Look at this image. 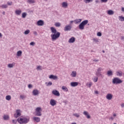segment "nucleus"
Masks as SVG:
<instances>
[{"label": "nucleus", "mask_w": 124, "mask_h": 124, "mask_svg": "<svg viewBox=\"0 0 124 124\" xmlns=\"http://www.w3.org/2000/svg\"><path fill=\"white\" fill-rule=\"evenodd\" d=\"M92 1H93V0H85V3H89Z\"/></svg>", "instance_id": "nucleus-43"}, {"label": "nucleus", "mask_w": 124, "mask_h": 124, "mask_svg": "<svg viewBox=\"0 0 124 124\" xmlns=\"http://www.w3.org/2000/svg\"><path fill=\"white\" fill-rule=\"evenodd\" d=\"M112 98H113V95H112V94L111 93H108L106 95V98L108 100H111V99H112Z\"/></svg>", "instance_id": "nucleus-10"}, {"label": "nucleus", "mask_w": 124, "mask_h": 124, "mask_svg": "<svg viewBox=\"0 0 124 124\" xmlns=\"http://www.w3.org/2000/svg\"><path fill=\"white\" fill-rule=\"evenodd\" d=\"M116 116H117V115L115 113L113 114V117H116Z\"/></svg>", "instance_id": "nucleus-61"}, {"label": "nucleus", "mask_w": 124, "mask_h": 124, "mask_svg": "<svg viewBox=\"0 0 124 124\" xmlns=\"http://www.w3.org/2000/svg\"><path fill=\"white\" fill-rule=\"evenodd\" d=\"M27 2H28V3H34L35 1L34 0H28Z\"/></svg>", "instance_id": "nucleus-34"}, {"label": "nucleus", "mask_w": 124, "mask_h": 124, "mask_svg": "<svg viewBox=\"0 0 124 124\" xmlns=\"http://www.w3.org/2000/svg\"><path fill=\"white\" fill-rule=\"evenodd\" d=\"M2 14L3 15H5V12H3Z\"/></svg>", "instance_id": "nucleus-60"}, {"label": "nucleus", "mask_w": 124, "mask_h": 124, "mask_svg": "<svg viewBox=\"0 0 124 124\" xmlns=\"http://www.w3.org/2000/svg\"><path fill=\"white\" fill-rule=\"evenodd\" d=\"M8 5H11L12 4V2H7Z\"/></svg>", "instance_id": "nucleus-51"}, {"label": "nucleus", "mask_w": 124, "mask_h": 124, "mask_svg": "<svg viewBox=\"0 0 124 124\" xmlns=\"http://www.w3.org/2000/svg\"><path fill=\"white\" fill-rule=\"evenodd\" d=\"M33 120L35 123H39L40 122V118L39 117H34L33 118Z\"/></svg>", "instance_id": "nucleus-16"}, {"label": "nucleus", "mask_w": 124, "mask_h": 124, "mask_svg": "<svg viewBox=\"0 0 124 124\" xmlns=\"http://www.w3.org/2000/svg\"><path fill=\"white\" fill-rule=\"evenodd\" d=\"M34 44H35V43H34V42H32L30 44L31 46H34Z\"/></svg>", "instance_id": "nucleus-47"}, {"label": "nucleus", "mask_w": 124, "mask_h": 124, "mask_svg": "<svg viewBox=\"0 0 124 124\" xmlns=\"http://www.w3.org/2000/svg\"><path fill=\"white\" fill-rule=\"evenodd\" d=\"M61 36V33L60 32H57L55 34H52L51 35V37L52 41H55V40H57L59 37Z\"/></svg>", "instance_id": "nucleus-3"}, {"label": "nucleus", "mask_w": 124, "mask_h": 124, "mask_svg": "<svg viewBox=\"0 0 124 124\" xmlns=\"http://www.w3.org/2000/svg\"><path fill=\"white\" fill-rule=\"evenodd\" d=\"M109 120H111V121H113L114 120V117H110L109 118Z\"/></svg>", "instance_id": "nucleus-53"}, {"label": "nucleus", "mask_w": 124, "mask_h": 124, "mask_svg": "<svg viewBox=\"0 0 124 124\" xmlns=\"http://www.w3.org/2000/svg\"><path fill=\"white\" fill-rule=\"evenodd\" d=\"M55 27H57V28H59L61 27V23L60 22H57L55 23Z\"/></svg>", "instance_id": "nucleus-32"}, {"label": "nucleus", "mask_w": 124, "mask_h": 124, "mask_svg": "<svg viewBox=\"0 0 124 124\" xmlns=\"http://www.w3.org/2000/svg\"><path fill=\"white\" fill-rule=\"evenodd\" d=\"M28 88H29V89H31V88H32V85H31V84H29V85H28Z\"/></svg>", "instance_id": "nucleus-49"}, {"label": "nucleus", "mask_w": 124, "mask_h": 124, "mask_svg": "<svg viewBox=\"0 0 124 124\" xmlns=\"http://www.w3.org/2000/svg\"><path fill=\"white\" fill-rule=\"evenodd\" d=\"M108 15H113L114 14V11L111 10H109L108 11Z\"/></svg>", "instance_id": "nucleus-27"}, {"label": "nucleus", "mask_w": 124, "mask_h": 124, "mask_svg": "<svg viewBox=\"0 0 124 124\" xmlns=\"http://www.w3.org/2000/svg\"><path fill=\"white\" fill-rule=\"evenodd\" d=\"M73 116H75L76 118H79L80 117V115L78 113H74L73 114Z\"/></svg>", "instance_id": "nucleus-37"}, {"label": "nucleus", "mask_w": 124, "mask_h": 124, "mask_svg": "<svg viewBox=\"0 0 124 124\" xmlns=\"http://www.w3.org/2000/svg\"><path fill=\"white\" fill-rule=\"evenodd\" d=\"M2 37V34H1V33H0V37Z\"/></svg>", "instance_id": "nucleus-62"}, {"label": "nucleus", "mask_w": 124, "mask_h": 124, "mask_svg": "<svg viewBox=\"0 0 124 124\" xmlns=\"http://www.w3.org/2000/svg\"><path fill=\"white\" fill-rule=\"evenodd\" d=\"M121 40H123V41H124V36H121Z\"/></svg>", "instance_id": "nucleus-52"}, {"label": "nucleus", "mask_w": 124, "mask_h": 124, "mask_svg": "<svg viewBox=\"0 0 124 124\" xmlns=\"http://www.w3.org/2000/svg\"><path fill=\"white\" fill-rule=\"evenodd\" d=\"M112 83L115 85H118V84H122V83H123V80L118 78H114L112 79Z\"/></svg>", "instance_id": "nucleus-5"}, {"label": "nucleus", "mask_w": 124, "mask_h": 124, "mask_svg": "<svg viewBox=\"0 0 124 124\" xmlns=\"http://www.w3.org/2000/svg\"><path fill=\"white\" fill-rule=\"evenodd\" d=\"M33 34H35V35H37V32L36 31H34Z\"/></svg>", "instance_id": "nucleus-54"}, {"label": "nucleus", "mask_w": 124, "mask_h": 124, "mask_svg": "<svg viewBox=\"0 0 124 124\" xmlns=\"http://www.w3.org/2000/svg\"><path fill=\"white\" fill-rule=\"evenodd\" d=\"M17 122L19 124H28L29 122H30V119L29 118H27L26 117H23L17 119Z\"/></svg>", "instance_id": "nucleus-1"}, {"label": "nucleus", "mask_w": 124, "mask_h": 124, "mask_svg": "<svg viewBox=\"0 0 124 124\" xmlns=\"http://www.w3.org/2000/svg\"><path fill=\"white\" fill-rule=\"evenodd\" d=\"M78 85V82H72L71 83V87H77Z\"/></svg>", "instance_id": "nucleus-20"}, {"label": "nucleus", "mask_w": 124, "mask_h": 124, "mask_svg": "<svg viewBox=\"0 0 124 124\" xmlns=\"http://www.w3.org/2000/svg\"><path fill=\"white\" fill-rule=\"evenodd\" d=\"M32 93L33 95H38L39 94V91L37 89H35L32 91Z\"/></svg>", "instance_id": "nucleus-15"}, {"label": "nucleus", "mask_w": 124, "mask_h": 124, "mask_svg": "<svg viewBox=\"0 0 124 124\" xmlns=\"http://www.w3.org/2000/svg\"><path fill=\"white\" fill-rule=\"evenodd\" d=\"M71 29H72V27L70 25H67L64 28V31H71Z\"/></svg>", "instance_id": "nucleus-8"}, {"label": "nucleus", "mask_w": 124, "mask_h": 124, "mask_svg": "<svg viewBox=\"0 0 124 124\" xmlns=\"http://www.w3.org/2000/svg\"><path fill=\"white\" fill-rule=\"evenodd\" d=\"M98 80V77H95V78H94L93 79V81L95 82H97Z\"/></svg>", "instance_id": "nucleus-40"}, {"label": "nucleus", "mask_w": 124, "mask_h": 124, "mask_svg": "<svg viewBox=\"0 0 124 124\" xmlns=\"http://www.w3.org/2000/svg\"><path fill=\"white\" fill-rule=\"evenodd\" d=\"M93 41H94V42H95V43H98V42H99V41H98V39L96 38H94L93 39Z\"/></svg>", "instance_id": "nucleus-33"}, {"label": "nucleus", "mask_w": 124, "mask_h": 124, "mask_svg": "<svg viewBox=\"0 0 124 124\" xmlns=\"http://www.w3.org/2000/svg\"><path fill=\"white\" fill-rule=\"evenodd\" d=\"M121 107H122V108H124V103L121 104Z\"/></svg>", "instance_id": "nucleus-55"}, {"label": "nucleus", "mask_w": 124, "mask_h": 124, "mask_svg": "<svg viewBox=\"0 0 124 124\" xmlns=\"http://www.w3.org/2000/svg\"><path fill=\"white\" fill-rule=\"evenodd\" d=\"M88 22L89 21H88V20L83 21L78 26L79 30L83 31V30H84L85 28V26L88 24Z\"/></svg>", "instance_id": "nucleus-4"}, {"label": "nucleus", "mask_w": 124, "mask_h": 124, "mask_svg": "<svg viewBox=\"0 0 124 124\" xmlns=\"http://www.w3.org/2000/svg\"><path fill=\"white\" fill-rule=\"evenodd\" d=\"M99 2V1H98V0H95L96 3H98Z\"/></svg>", "instance_id": "nucleus-59"}, {"label": "nucleus", "mask_w": 124, "mask_h": 124, "mask_svg": "<svg viewBox=\"0 0 124 124\" xmlns=\"http://www.w3.org/2000/svg\"><path fill=\"white\" fill-rule=\"evenodd\" d=\"M37 70H42V69H41V66H38L37 68Z\"/></svg>", "instance_id": "nucleus-45"}, {"label": "nucleus", "mask_w": 124, "mask_h": 124, "mask_svg": "<svg viewBox=\"0 0 124 124\" xmlns=\"http://www.w3.org/2000/svg\"><path fill=\"white\" fill-rule=\"evenodd\" d=\"M29 33H30L29 30H27L24 31V34H25L26 35H27V34H29Z\"/></svg>", "instance_id": "nucleus-39"}, {"label": "nucleus", "mask_w": 124, "mask_h": 124, "mask_svg": "<svg viewBox=\"0 0 124 124\" xmlns=\"http://www.w3.org/2000/svg\"><path fill=\"white\" fill-rule=\"evenodd\" d=\"M6 100L9 101L10 99H11V96L10 95H8L6 96Z\"/></svg>", "instance_id": "nucleus-31"}, {"label": "nucleus", "mask_w": 124, "mask_h": 124, "mask_svg": "<svg viewBox=\"0 0 124 124\" xmlns=\"http://www.w3.org/2000/svg\"><path fill=\"white\" fill-rule=\"evenodd\" d=\"M93 85L92 82H90L89 83H87L86 84L87 87H89V88H91L92 87V85Z\"/></svg>", "instance_id": "nucleus-38"}, {"label": "nucleus", "mask_w": 124, "mask_h": 124, "mask_svg": "<svg viewBox=\"0 0 124 124\" xmlns=\"http://www.w3.org/2000/svg\"><path fill=\"white\" fill-rule=\"evenodd\" d=\"M0 7L2 8H7V7H8V6L6 4H3L1 6H0Z\"/></svg>", "instance_id": "nucleus-35"}, {"label": "nucleus", "mask_w": 124, "mask_h": 124, "mask_svg": "<svg viewBox=\"0 0 124 124\" xmlns=\"http://www.w3.org/2000/svg\"><path fill=\"white\" fill-rule=\"evenodd\" d=\"M50 30L52 33L55 34V33H57V32H59L58 31H57V30H56L55 28L54 27H51Z\"/></svg>", "instance_id": "nucleus-18"}, {"label": "nucleus", "mask_w": 124, "mask_h": 124, "mask_svg": "<svg viewBox=\"0 0 124 124\" xmlns=\"http://www.w3.org/2000/svg\"><path fill=\"white\" fill-rule=\"evenodd\" d=\"M27 16V14L26 13H23L22 14V17L23 18H26V17Z\"/></svg>", "instance_id": "nucleus-36"}, {"label": "nucleus", "mask_w": 124, "mask_h": 124, "mask_svg": "<svg viewBox=\"0 0 124 124\" xmlns=\"http://www.w3.org/2000/svg\"><path fill=\"white\" fill-rule=\"evenodd\" d=\"M119 20L120 21H121V22H124V17L123 16H119Z\"/></svg>", "instance_id": "nucleus-29"}, {"label": "nucleus", "mask_w": 124, "mask_h": 124, "mask_svg": "<svg viewBox=\"0 0 124 124\" xmlns=\"http://www.w3.org/2000/svg\"><path fill=\"white\" fill-rule=\"evenodd\" d=\"M101 71H103V68H102V67L98 68L95 73V75H96L97 77L98 78L101 77V78H104V76L102 75V74L101 73Z\"/></svg>", "instance_id": "nucleus-2"}, {"label": "nucleus", "mask_w": 124, "mask_h": 124, "mask_svg": "<svg viewBox=\"0 0 124 124\" xmlns=\"http://www.w3.org/2000/svg\"><path fill=\"white\" fill-rule=\"evenodd\" d=\"M102 52H103V53H105V51H104V50H103Z\"/></svg>", "instance_id": "nucleus-64"}, {"label": "nucleus", "mask_w": 124, "mask_h": 124, "mask_svg": "<svg viewBox=\"0 0 124 124\" xmlns=\"http://www.w3.org/2000/svg\"><path fill=\"white\" fill-rule=\"evenodd\" d=\"M107 74L108 76H112L113 75V72L111 70L108 71Z\"/></svg>", "instance_id": "nucleus-28"}, {"label": "nucleus", "mask_w": 124, "mask_h": 124, "mask_svg": "<svg viewBox=\"0 0 124 124\" xmlns=\"http://www.w3.org/2000/svg\"><path fill=\"white\" fill-rule=\"evenodd\" d=\"M116 75L119 77H122L123 76V73L122 71L117 72Z\"/></svg>", "instance_id": "nucleus-24"}, {"label": "nucleus", "mask_w": 124, "mask_h": 124, "mask_svg": "<svg viewBox=\"0 0 124 124\" xmlns=\"http://www.w3.org/2000/svg\"><path fill=\"white\" fill-rule=\"evenodd\" d=\"M3 119L4 121H8V120H9V116L7 115H4Z\"/></svg>", "instance_id": "nucleus-19"}, {"label": "nucleus", "mask_w": 124, "mask_h": 124, "mask_svg": "<svg viewBox=\"0 0 124 124\" xmlns=\"http://www.w3.org/2000/svg\"><path fill=\"white\" fill-rule=\"evenodd\" d=\"M42 109H41V108L38 107L35 109V116L37 117H40V116H42V113H41Z\"/></svg>", "instance_id": "nucleus-6"}, {"label": "nucleus", "mask_w": 124, "mask_h": 124, "mask_svg": "<svg viewBox=\"0 0 124 124\" xmlns=\"http://www.w3.org/2000/svg\"><path fill=\"white\" fill-rule=\"evenodd\" d=\"M102 2H107L108 1V0H101Z\"/></svg>", "instance_id": "nucleus-50"}, {"label": "nucleus", "mask_w": 124, "mask_h": 124, "mask_svg": "<svg viewBox=\"0 0 124 124\" xmlns=\"http://www.w3.org/2000/svg\"><path fill=\"white\" fill-rule=\"evenodd\" d=\"M83 115H84V116H86V117L87 119H91V115H90V114H89V113L88 112V111H84L83 112Z\"/></svg>", "instance_id": "nucleus-11"}, {"label": "nucleus", "mask_w": 124, "mask_h": 124, "mask_svg": "<svg viewBox=\"0 0 124 124\" xmlns=\"http://www.w3.org/2000/svg\"><path fill=\"white\" fill-rule=\"evenodd\" d=\"M99 61V60L95 59L93 60V62H98Z\"/></svg>", "instance_id": "nucleus-56"}, {"label": "nucleus", "mask_w": 124, "mask_h": 124, "mask_svg": "<svg viewBox=\"0 0 124 124\" xmlns=\"http://www.w3.org/2000/svg\"><path fill=\"white\" fill-rule=\"evenodd\" d=\"M81 19H76V20H75V24H79V23H81Z\"/></svg>", "instance_id": "nucleus-25"}, {"label": "nucleus", "mask_w": 124, "mask_h": 124, "mask_svg": "<svg viewBox=\"0 0 124 124\" xmlns=\"http://www.w3.org/2000/svg\"><path fill=\"white\" fill-rule=\"evenodd\" d=\"M97 36H101L102 35V34L100 32H98L97 33Z\"/></svg>", "instance_id": "nucleus-46"}, {"label": "nucleus", "mask_w": 124, "mask_h": 124, "mask_svg": "<svg viewBox=\"0 0 124 124\" xmlns=\"http://www.w3.org/2000/svg\"><path fill=\"white\" fill-rule=\"evenodd\" d=\"M62 91H64V92H68V88H67V87L66 86H62Z\"/></svg>", "instance_id": "nucleus-26"}, {"label": "nucleus", "mask_w": 124, "mask_h": 124, "mask_svg": "<svg viewBox=\"0 0 124 124\" xmlns=\"http://www.w3.org/2000/svg\"><path fill=\"white\" fill-rule=\"evenodd\" d=\"M20 97L21 98V99H25V98H26V96L23 95H21Z\"/></svg>", "instance_id": "nucleus-44"}, {"label": "nucleus", "mask_w": 124, "mask_h": 124, "mask_svg": "<svg viewBox=\"0 0 124 124\" xmlns=\"http://www.w3.org/2000/svg\"><path fill=\"white\" fill-rule=\"evenodd\" d=\"M70 23H71V24H72V23H73V21H71Z\"/></svg>", "instance_id": "nucleus-63"}, {"label": "nucleus", "mask_w": 124, "mask_h": 124, "mask_svg": "<svg viewBox=\"0 0 124 124\" xmlns=\"http://www.w3.org/2000/svg\"><path fill=\"white\" fill-rule=\"evenodd\" d=\"M15 13L16 15H17V16L21 15V13H22V11L21 10H16L15 11Z\"/></svg>", "instance_id": "nucleus-21"}, {"label": "nucleus", "mask_w": 124, "mask_h": 124, "mask_svg": "<svg viewBox=\"0 0 124 124\" xmlns=\"http://www.w3.org/2000/svg\"><path fill=\"white\" fill-rule=\"evenodd\" d=\"M122 11H123V12H124V8L122 7Z\"/></svg>", "instance_id": "nucleus-58"}, {"label": "nucleus", "mask_w": 124, "mask_h": 124, "mask_svg": "<svg viewBox=\"0 0 124 124\" xmlns=\"http://www.w3.org/2000/svg\"><path fill=\"white\" fill-rule=\"evenodd\" d=\"M95 93H96V94H98V91H95Z\"/></svg>", "instance_id": "nucleus-57"}, {"label": "nucleus", "mask_w": 124, "mask_h": 124, "mask_svg": "<svg viewBox=\"0 0 124 124\" xmlns=\"http://www.w3.org/2000/svg\"><path fill=\"white\" fill-rule=\"evenodd\" d=\"M49 79H53V80H57L58 79V76H54V75H51L49 77Z\"/></svg>", "instance_id": "nucleus-14"}, {"label": "nucleus", "mask_w": 124, "mask_h": 124, "mask_svg": "<svg viewBox=\"0 0 124 124\" xmlns=\"http://www.w3.org/2000/svg\"><path fill=\"white\" fill-rule=\"evenodd\" d=\"M12 123L13 124H16L17 123V120H13Z\"/></svg>", "instance_id": "nucleus-48"}, {"label": "nucleus", "mask_w": 124, "mask_h": 124, "mask_svg": "<svg viewBox=\"0 0 124 124\" xmlns=\"http://www.w3.org/2000/svg\"><path fill=\"white\" fill-rule=\"evenodd\" d=\"M69 43H74L75 42V37H72L69 39L68 41Z\"/></svg>", "instance_id": "nucleus-17"}, {"label": "nucleus", "mask_w": 124, "mask_h": 124, "mask_svg": "<svg viewBox=\"0 0 124 124\" xmlns=\"http://www.w3.org/2000/svg\"><path fill=\"white\" fill-rule=\"evenodd\" d=\"M13 66H14V65L13 64H9L8 65V67H9V68H12Z\"/></svg>", "instance_id": "nucleus-41"}, {"label": "nucleus", "mask_w": 124, "mask_h": 124, "mask_svg": "<svg viewBox=\"0 0 124 124\" xmlns=\"http://www.w3.org/2000/svg\"><path fill=\"white\" fill-rule=\"evenodd\" d=\"M68 4H67V2H63L62 3V7H63L64 8H66L67 7Z\"/></svg>", "instance_id": "nucleus-22"}, {"label": "nucleus", "mask_w": 124, "mask_h": 124, "mask_svg": "<svg viewBox=\"0 0 124 124\" xmlns=\"http://www.w3.org/2000/svg\"><path fill=\"white\" fill-rule=\"evenodd\" d=\"M17 57H20V56H22V51L19 50L17 52Z\"/></svg>", "instance_id": "nucleus-30"}, {"label": "nucleus", "mask_w": 124, "mask_h": 124, "mask_svg": "<svg viewBox=\"0 0 124 124\" xmlns=\"http://www.w3.org/2000/svg\"><path fill=\"white\" fill-rule=\"evenodd\" d=\"M37 26H43L44 25V21L42 20H38L37 22Z\"/></svg>", "instance_id": "nucleus-13"}, {"label": "nucleus", "mask_w": 124, "mask_h": 124, "mask_svg": "<svg viewBox=\"0 0 124 124\" xmlns=\"http://www.w3.org/2000/svg\"><path fill=\"white\" fill-rule=\"evenodd\" d=\"M21 116V112L20 109H17L16 111V113L14 114V117L16 119L18 117H20Z\"/></svg>", "instance_id": "nucleus-7"}, {"label": "nucleus", "mask_w": 124, "mask_h": 124, "mask_svg": "<svg viewBox=\"0 0 124 124\" xmlns=\"http://www.w3.org/2000/svg\"><path fill=\"white\" fill-rule=\"evenodd\" d=\"M53 85V83L52 82L49 81L46 85L47 87H49V86H52Z\"/></svg>", "instance_id": "nucleus-42"}, {"label": "nucleus", "mask_w": 124, "mask_h": 124, "mask_svg": "<svg viewBox=\"0 0 124 124\" xmlns=\"http://www.w3.org/2000/svg\"><path fill=\"white\" fill-rule=\"evenodd\" d=\"M50 104L51 106H55V105H57V102L54 99H51L50 101Z\"/></svg>", "instance_id": "nucleus-12"}, {"label": "nucleus", "mask_w": 124, "mask_h": 124, "mask_svg": "<svg viewBox=\"0 0 124 124\" xmlns=\"http://www.w3.org/2000/svg\"><path fill=\"white\" fill-rule=\"evenodd\" d=\"M53 94H54V95H56V96H60V93L59 92V91H58L57 90H53L52 92Z\"/></svg>", "instance_id": "nucleus-9"}, {"label": "nucleus", "mask_w": 124, "mask_h": 124, "mask_svg": "<svg viewBox=\"0 0 124 124\" xmlns=\"http://www.w3.org/2000/svg\"><path fill=\"white\" fill-rule=\"evenodd\" d=\"M76 75H77V73L75 71H73L71 74V77H76Z\"/></svg>", "instance_id": "nucleus-23"}]
</instances>
